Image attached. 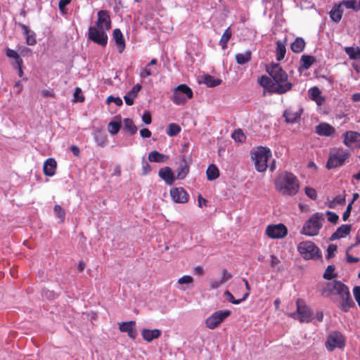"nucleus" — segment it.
<instances>
[{
  "label": "nucleus",
  "instance_id": "nucleus-9",
  "mask_svg": "<svg viewBox=\"0 0 360 360\" xmlns=\"http://www.w3.org/2000/svg\"><path fill=\"white\" fill-rule=\"evenodd\" d=\"M106 30L103 28L91 26L89 27V39L94 43L102 46H105L108 43Z\"/></svg>",
  "mask_w": 360,
  "mask_h": 360
},
{
  "label": "nucleus",
  "instance_id": "nucleus-14",
  "mask_svg": "<svg viewBox=\"0 0 360 360\" xmlns=\"http://www.w3.org/2000/svg\"><path fill=\"white\" fill-rule=\"evenodd\" d=\"M343 143L349 148H360V133L354 131H345L343 135Z\"/></svg>",
  "mask_w": 360,
  "mask_h": 360
},
{
  "label": "nucleus",
  "instance_id": "nucleus-45",
  "mask_svg": "<svg viewBox=\"0 0 360 360\" xmlns=\"http://www.w3.org/2000/svg\"><path fill=\"white\" fill-rule=\"evenodd\" d=\"M120 128H121V124H120V123H119L117 122L112 121V122H109V124L108 125V131L112 135L117 134L119 132Z\"/></svg>",
  "mask_w": 360,
  "mask_h": 360
},
{
  "label": "nucleus",
  "instance_id": "nucleus-3",
  "mask_svg": "<svg viewBox=\"0 0 360 360\" xmlns=\"http://www.w3.org/2000/svg\"><path fill=\"white\" fill-rule=\"evenodd\" d=\"M323 220L322 213H315L304 223L300 233L309 236H316L322 227Z\"/></svg>",
  "mask_w": 360,
  "mask_h": 360
},
{
  "label": "nucleus",
  "instance_id": "nucleus-17",
  "mask_svg": "<svg viewBox=\"0 0 360 360\" xmlns=\"http://www.w3.org/2000/svg\"><path fill=\"white\" fill-rule=\"evenodd\" d=\"M119 330L122 333H127L128 336L134 340L137 336V332L135 329L136 322L130 321L127 322L119 323Z\"/></svg>",
  "mask_w": 360,
  "mask_h": 360
},
{
  "label": "nucleus",
  "instance_id": "nucleus-46",
  "mask_svg": "<svg viewBox=\"0 0 360 360\" xmlns=\"http://www.w3.org/2000/svg\"><path fill=\"white\" fill-rule=\"evenodd\" d=\"M335 269L334 266L328 265L325 271V273L323 274V277L326 280H331L332 278L336 277Z\"/></svg>",
  "mask_w": 360,
  "mask_h": 360
},
{
  "label": "nucleus",
  "instance_id": "nucleus-8",
  "mask_svg": "<svg viewBox=\"0 0 360 360\" xmlns=\"http://www.w3.org/2000/svg\"><path fill=\"white\" fill-rule=\"evenodd\" d=\"M349 156V154L347 150L342 148L335 149L328 157L326 168L331 169L343 165Z\"/></svg>",
  "mask_w": 360,
  "mask_h": 360
},
{
  "label": "nucleus",
  "instance_id": "nucleus-48",
  "mask_svg": "<svg viewBox=\"0 0 360 360\" xmlns=\"http://www.w3.org/2000/svg\"><path fill=\"white\" fill-rule=\"evenodd\" d=\"M54 212L56 215L60 219V221L64 222L65 218V212L60 205H56L54 206Z\"/></svg>",
  "mask_w": 360,
  "mask_h": 360
},
{
  "label": "nucleus",
  "instance_id": "nucleus-22",
  "mask_svg": "<svg viewBox=\"0 0 360 360\" xmlns=\"http://www.w3.org/2000/svg\"><path fill=\"white\" fill-rule=\"evenodd\" d=\"M343 11V4L340 2L338 4H335L331 11L329 12L330 18L335 22H338L342 18Z\"/></svg>",
  "mask_w": 360,
  "mask_h": 360
},
{
  "label": "nucleus",
  "instance_id": "nucleus-31",
  "mask_svg": "<svg viewBox=\"0 0 360 360\" xmlns=\"http://www.w3.org/2000/svg\"><path fill=\"white\" fill-rule=\"evenodd\" d=\"M304 47L305 41L301 37H297L290 45L291 51L296 53L302 52L304 50Z\"/></svg>",
  "mask_w": 360,
  "mask_h": 360
},
{
  "label": "nucleus",
  "instance_id": "nucleus-4",
  "mask_svg": "<svg viewBox=\"0 0 360 360\" xmlns=\"http://www.w3.org/2000/svg\"><path fill=\"white\" fill-rule=\"evenodd\" d=\"M297 251L304 259H318L321 258L319 248L310 240L300 242L297 245Z\"/></svg>",
  "mask_w": 360,
  "mask_h": 360
},
{
  "label": "nucleus",
  "instance_id": "nucleus-15",
  "mask_svg": "<svg viewBox=\"0 0 360 360\" xmlns=\"http://www.w3.org/2000/svg\"><path fill=\"white\" fill-rule=\"evenodd\" d=\"M170 195L176 203H186L188 201L189 195L183 188H174L171 189Z\"/></svg>",
  "mask_w": 360,
  "mask_h": 360
},
{
  "label": "nucleus",
  "instance_id": "nucleus-23",
  "mask_svg": "<svg viewBox=\"0 0 360 360\" xmlns=\"http://www.w3.org/2000/svg\"><path fill=\"white\" fill-rule=\"evenodd\" d=\"M158 174L160 177H161L168 185L173 184L175 179L170 167H165L160 169Z\"/></svg>",
  "mask_w": 360,
  "mask_h": 360
},
{
  "label": "nucleus",
  "instance_id": "nucleus-7",
  "mask_svg": "<svg viewBox=\"0 0 360 360\" xmlns=\"http://www.w3.org/2000/svg\"><path fill=\"white\" fill-rule=\"evenodd\" d=\"M193 96L192 89L188 86L184 84L174 89L171 100L176 105H184L188 100L193 98Z\"/></svg>",
  "mask_w": 360,
  "mask_h": 360
},
{
  "label": "nucleus",
  "instance_id": "nucleus-39",
  "mask_svg": "<svg viewBox=\"0 0 360 360\" xmlns=\"http://www.w3.org/2000/svg\"><path fill=\"white\" fill-rule=\"evenodd\" d=\"M203 82L208 86V87H214L217 86L221 83V80L219 79H215L214 77L210 75H205L203 77Z\"/></svg>",
  "mask_w": 360,
  "mask_h": 360
},
{
  "label": "nucleus",
  "instance_id": "nucleus-5",
  "mask_svg": "<svg viewBox=\"0 0 360 360\" xmlns=\"http://www.w3.org/2000/svg\"><path fill=\"white\" fill-rule=\"evenodd\" d=\"M252 157L254 160L255 169L259 172H263L267 169V161L271 157V152L269 148L259 147Z\"/></svg>",
  "mask_w": 360,
  "mask_h": 360
},
{
  "label": "nucleus",
  "instance_id": "nucleus-2",
  "mask_svg": "<svg viewBox=\"0 0 360 360\" xmlns=\"http://www.w3.org/2000/svg\"><path fill=\"white\" fill-rule=\"evenodd\" d=\"M276 190L283 195L293 196L300 188L299 180L292 172H283L274 181Z\"/></svg>",
  "mask_w": 360,
  "mask_h": 360
},
{
  "label": "nucleus",
  "instance_id": "nucleus-43",
  "mask_svg": "<svg viewBox=\"0 0 360 360\" xmlns=\"http://www.w3.org/2000/svg\"><path fill=\"white\" fill-rule=\"evenodd\" d=\"M258 82L264 88H268L269 91L271 93V85H273V81L271 77H269L266 75H262L260 78H259Z\"/></svg>",
  "mask_w": 360,
  "mask_h": 360
},
{
  "label": "nucleus",
  "instance_id": "nucleus-63",
  "mask_svg": "<svg viewBox=\"0 0 360 360\" xmlns=\"http://www.w3.org/2000/svg\"><path fill=\"white\" fill-rule=\"evenodd\" d=\"M70 3V1H59V9L63 15H65L67 13L66 6Z\"/></svg>",
  "mask_w": 360,
  "mask_h": 360
},
{
  "label": "nucleus",
  "instance_id": "nucleus-62",
  "mask_svg": "<svg viewBox=\"0 0 360 360\" xmlns=\"http://www.w3.org/2000/svg\"><path fill=\"white\" fill-rule=\"evenodd\" d=\"M142 121L146 124H150L152 122L151 115L149 112H144L142 115Z\"/></svg>",
  "mask_w": 360,
  "mask_h": 360
},
{
  "label": "nucleus",
  "instance_id": "nucleus-37",
  "mask_svg": "<svg viewBox=\"0 0 360 360\" xmlns=\"http://www.w3.org/2000/svg\"><path fill=\"white\" fill-rule=\"evenodd\" d=\"M302 68L308 70L316 61V58L312 56L303 55L301 57Z\"/></svg>",
  "mask_w": 360,
  "mask_h": 360
},
{
  "label": "nucleus",
  "instance_id": "nucleus-21",
  "mask_svg": "<svg viewBox=\"0 0 360 360\" xmlns=\"http://www.w3.org/2000/svg\"><path fill=\"white\" fill-rule=\"evenodd\" d=\"M57 163L53 158H48L44 163L43 171L46 176H52L55 174Z\"/></svg>",
  "mask_w": 360,
  "mask_h": 360
},
{
  "label": "nucleus",
  "instance_id": "nucleus-18",
  "mask_svg": "<svg viewBox=\"0 0 360 360\" xmlns=\"http://www.w3.org/2000/svg\"><path fill=\"white\" fill-rule=\"evenodd\" d=\"M315 132L322 136H332L335 133V129L326 122H321L315 127Z\"/></svg>",
  "mask_w": 360,
  "mask_h": 360
},
{
  "label": "nucleus",
  "instance_id": "nucleus-44",
  "mask_svg": "<svg viewBox=\"0 0 360 360\" xmlns=\"http://www.w3.org/2000/svg\"><path fill=\"white\" fill-rule=\"evenodd\" d=\"M181 131V127L175 123H171L168 126L167 134L169 136H174Z\"/></svg>",
  "mask_w": 360,
  "mask_h": 360
},
{
  "label": "nucleus",
  "instance_id": "nucleus-40",
  "mask_svg": "<svg viewBox=\"0 0 360 360\" xmlns=\"http://www.w3.org/2000/svg\"><path fill=\"white\" fill-rule=\"evenodd\" d=\"M345 202V194L335 196L332 200L328 201L327 205L329 208H335L338 205H342Z\"/></svg>",
  "mask_w": 360,
  "mask_h": 360
},
{
  "label": "nucleus",
  "instance_id": "nucleus-47",
  "mask_svg": "<svg viewBox=\"0 0 360 360\" xmlns=\"http://www.w3.org/2000/svg\"><path fill=\"white\" fill-rule=\"evenodd\" d=\"M6 56L8 58H14L16 61L17 65H20L23 63L22 58L20 57L19 54L14 50L8 49L6 51Z\"/></svg>",
  "mask_w": 360,
  "mask_h": 360
},
{
  "label": "nucleus",
  "instance_id": "nucleus-64",
  "mask_svg": "<svg viewBox=\"0 0 360 360\" xmlns=\"http://www.w3.org/2000/svg\"><path fill=\"white\" fill-rule=\"evenodd\" d=\"M354 297L358 304H360V286H355L353 288Z\"/></svg>",
  "mask_w": 360,
  "mask_h": 360
},
{
  "label": "nucleus",
  "instance_id": "nucleus-11",
  "mask_svg": "<svg viewBox=\"0 0 360 360\" xmlns=\"http://www.w3.org/2000/svg\"><path fill=\"white\" fill-rule=\"evenodd\" d=\"M345 345V338L340 332H332L328 336L326 347L328 351L332 352L335 348H343Z\"/></svg>",
  "mask_w": 360,
  "mask_h": 360
},
{
  "label": "nucleus",
  "instance_id": "nucleus-55",
  "mask_svg": "<svg viewBox=\"0 0 360 360\" xmlns=\"http://www.w3.org/2000/svg\"><path fill=\"white\" fill-rule=\"evenodd\" d=\"M193 281V278L191 276H184L178 280L179 284H189Z\"/></svg>",
  "mask_w": 360,
  "mask_h": 360
},
{
  "label": "nucleus",
  "instance_id": "nucleus-19",
  "mask_svg": "<svg viewBox=\"0 0 360 360\" xmlns=\"http://www.w3.org/2000/svg\"><path fill=\"white\" fill-rule=\"evenodd\" d=\"M162 335V331L160 329H146L143 328L141 330V336L144 340L148 342H152L155 339L159 338Z\"/></svg>",
  "mask_w": 360,
  "mask_h": 360
},
{
  "label": "nucleus",
  "instance_id": "nucleus-58",
  "mask_svg": "<svg viewBox=\"0 0 360 360\" xmlns=\"http://www.w3.org/2000/svg\"><path fill=\"white\" fill-rule=\"evenodd\" d=\"M349 250H347L346 252V260L348 263L352 264V263H357L360 261V259L359 257H354L349 254Z\"/></svg>",
  "mask_w": 360,
  "mask_h": 360
},
{
  "label": "nucleus",
  "instance_id": "nucleus-51",
  "mask_svg": "<svg viewBox=\"0 0 360 360\" xmlns=\"http://www.w3.org/2000/svg\"><path fill=\"white\" fill-rule=\"evenodd\" d=\"M232 137L234 140L239 142H243L245 139V136L240 129L235 131L232 134Z\"/></svg>",
  "mask_w": 360,
  "mask_h": 360
},
{
  "label": "nucleus",
  "instance_id": "nucleus-36",
  "mask_svg": "<svg viewBox=\"0 0 360 360\" xmlns=\"http://www.w3.org/2000/svg\"><path fill=\"white\" fill-rule=\"evenodd\" d=\"M123 128L125 131L129 132L131 135L135 134L138 130L136 126L134 123V121L129 118L124 119Z\"/></svg>",
  "mask_w": 360,
  "mask_h": 360
},
{
  "label": "nucleus",
  "instance_id": "nucleus-56",
  "mask_svg": "<svg viewBox=\"0 0 360 360\" xmlns=\"http://www.w3.org/2000/svg\"><path fill=\"white\" fill-rule=\"evenodd\" d=\"M41 95L44 98H54L55 93L52 89H44L41 91Z\"/></svg>",
  "mask_w": 360,
  "mask_h": 360
},
{
  "label": "nucleus",
  "instance_id": "nucleus-42",
  "mask_svg": "<svg viewBox=\"0 0 360 360\" xmlns=\"http://www.w3.org/2000/svg\"><path fill=\"white\" fill-rule=\"evenodd\" d=\"M224 295L226 297V299L229 302L234 304H238L248 298V292H245L242 298L238 300H236L233 295L229 290L225 291Z\"/></svg>",
  "mask_w": 360,
  "mask_h": 360
},
{
  "label": "nucleus",
  "instance_id": "nucleus-32",
  "mask_svg": "<svg viewBox=\"0 0 360 360\" xmlns=\"http://www.w3.org/2000/svg\"><path fill=\"white\" fill-rule=\"evenodd\" d=\"M236 61L239 65H244L252 59V52L250 51H247L244 53H237L235 56Z\"/></svg>",
  "mask_w": 360,
  "mask_h": 360
},
{
  "label": "nucleus",
  "instance_id": "nucleus-16",
  "mask_svg": "<svg viewBox=\"0 0 360 360\" xmlns=\"http://www.w3.org/2000/svg\"><path fill=\"white\" fill-rule=\"evenodd\" d=\"M96 25V27L103 28L106 30H109L111 28V20L108 11L103 10L98 11Z\"/></svg>",
  "mask_w": 360,
  "mask_h": 360
},
{
  "label": "nucleus",
  "instance_id": "nucleus-10",
  "mask_svg": "<svg viewBox=\"0 0 360 360\" xmlns=\"http://www.w3.org/2000/svg\"><path fill=\"white\" fill-rule=\"evenodd\" d=\"M231 315V311L229 310H219L215 311L210 316H209L206 321V326L210 329H214L226 318Z\"/></svg>",
  "mask_w": 360,
  "mask_h": 360
},
{
  "label": "nucleus",
  "instance_id": "nucleus-29",
  "mask_svg": "<svg viewBox=\"0 0 360 360\" xmlns=\"http://www.w3.org/2000/svg\"><path fill=\"white\" fill-rule=\"evenodd\" d=\"M148 160L150 162H165L168 160V156L157 150H153L148 154Z\"/></svg>",
  "mask_w": 360,
  "mask_h": 360
},
{
  "label": "nucleus",
  "instance_id": "nucleus-24",
  "mask_svg": "<svg viewBox=\"0 0 360 360\" xmlns=\"http://www.w3.org/2000/svg\"><path fill=\"white\" fill-rule=\"evenodd\" d=\"M141 89V85L135 84L132 89L124 96V101L127 105L134 104V100L137 96L139 91Z\"/></svg>",
  "mask_w": 360,
  "mask_h": 360
},
{
  "label": "nucleus",
  "instance_id": "nucleus-50",
  "mask_svg": "<svg viewBox=\"0 0 360 360\" xmlns=\"http://www.w3.org/2000/svg\"><path fill=\"white\" fill-rule=\"evenodd\" d=\"M85 98L84 95L82 94V90L80 88L77 87L74 92V102H83L84 101Z\"/></svg>",
  "mask_w": 360,
  "mask_h": 360
},
{
  "label": "nucleus",
  "instance_id": "nucleus-27",
  "mask_svg": "<svg viewBox=\"0 0 360 360\" xmlns=\"http://www.w3.org/2000/svg\"><path fill=\"white\" fill-rule=\"evenodd\" d=\"M302 114V110L295 111L292 108H288L283 112V117L288 123H294L298 120Z\"/></svg>",
  "mask_w": 360,
  "mask_h": 360
},
{
  "label": "nucleus",
  "instance_id": "nucleus-35",
  "mask_svg": "<svg viewBox=\"0 0 360 360\" xmlns=\"http://www.w3.org/2000/svg\"><path fill=\"white\" fill-rule=\"evenodd\" d=\"M207 178L209 181H213L217 179L219 176V171L217 167L212 164L209 165L206 171Z\"/></svg>",
  "mask_w": 360,
  "mask_h": 360
},
{
  "label": "nucleus",
  "instance_id": "nucleus-38",
  "mask_svg": "<svg viewBox=\"0 0 360 360\" xmlns=\"http://www.w3.org/2000/svg\"><path fill=\"white\" fill-rule=\"evenodd\" d=\"M346 53L349 56L350 59L360 60V48H354L348 46L345 49Z\"/></svg>",
  "mask_w": 360,
  "mask_h": 360
},
{
  "label": "nucleus",
  "instance_id": "nucleus-6",
  "mask_svg": "<svg viewBox=\"0 0 360 360\" xmlns=\"http://www.w3.org/2000/svg\"><path fill=\"white\" fill-rule=\"evenodd\" d=\"M297 309L295 312L290 313L288 316L300 323H309L311 321L312 311L304 303V300L297 299L296 301Z\"/></svg>",
  "mask_w": 360,
  "mask_h": 360
},
{
  "label": "nucleus",
  "instance_id": "nucleus-1",
  "mask_svg": "<svg viewBox=\"0 0 360 360\" xmlns=\"http://www.w3.org/2000/svg\"><path fill=\"white\" fill-rule=\"evenodd\" d=\"M266 70L273 81L272 94H283L292 89V84L288 79V74L279 64L271 63L266 66Z\"/></svg>",
  "mask_w": 360,
  "mask_h": 360
},
{
  "label": "nucleus",
  "instance_id": "nucleus-52",
  "mask_svg": "<svg viewBox=\"0 0 360 360\" xmlns=\"http://www.w3.org/2000/svg\"><path fill=\"white\" fill-rule=\"evenodd\" d=\"M326 214L327 215L328 221L336 224L339 219V216L331 211H326Z\"/></svg>",
  "mask_w": 360,
  "mask_h": 360
},
{
  "label": "nucleus",
  "instance_id": "nucleus-53",
  "mask_svg": "<svg viewBox=\"0 0 360 360\" xmlns=\"http://www.w3.org/2000/svg\"><path fill=\"white\" fill-rule=\"evenodd\" d=\"M111 102L115 103L117 106H121L122 105V100L120 97L108 96L106 99V103L109 104Z\"/></svg>",
  "mask_w": 360,
  "mask_h": 360
},
{
  "label": "nucleus",
  "instance_id": "nucleus-34",
  "mask_svg": "<svg viewBox=\"0 0 360 360\" xmlns=\"http://www.w3.org/2000/svg\"><path fill=\"white\" fill-rule=\"evenodd\" d=\"M189 172V166L186 164L185 158H183L179 168L178 169L176 178L184 179Z\"/></svg>",
  "mask_w": 360,
  "mask_h": 360
},
{
  "label": "nucleus",
  "instance_id": "nucleus-30",
  "mask_svg": "<svg viewBox=\"0 0 360 360\" xmlns=\"http://www.w3.org/2000/svg\"><path fill=\"white\" fill-rule=\"evenodd\" d=\"M276 60L278 61L282 60L285 55L286 52V48H285V43L283 41H281V40H278L276 42Z\"/></svg>",
  "mask_w": 360,
  "mask_h": 360
},
{
  "label": "nucleus",
  "instance_id": "nucleus-41",
  "mask_svg": "<svg viewBox=\"0 0 360 360\" xmlns=\"http://www.w3.org/2000/svg\"><path fill=\"white\" fill-rule=\"evenodd\" d=\"M231 35H232V32H231V28L228 27L224 31V32L222 34V36L220 39V41H219V44L221 46L223 49H225L226 48L227 43L229 41V39H231Z\"/></svg>",
  "mask_w": 360,
  "mask_h": 360
},
{
  "label": "nucleus",
  "instance_id": "nucleus-57",
  "mask_svg": "<svg viewBox=\"0 0 360 360\" xmlns=\"http://www.w3.org/2000/svg\"><path fill=\"white\" fill-rule=\"evenodd\" d=\"M151 171V167L148 162L146 160H143L142 162V174L143 175L148 174Z\"/></svg>",
  "mask_w": 360,
  "mask_h": 360
},
{
  "label": "nucleus",
  "instance_id": "nucleus-12",
  "mask_svg": "<svg viewBox=\"0 0 360 360\" xmlns=\"http://www.w3.org/2000/svg\"><path fill=\"white\" fill-rule=\"evenodd\" d=\"M328 291L329 292H335L341 298L349 293L348 287L340 281L333 280L326 284V288L323 290L324 294Z\"/></svg>",
  "mask_w": 360,
  "mask_h": 360
},
{
  "label": "nucleus",
  "instance_id": "nucleus-60",
  "mask_svg": "<svg viewBox=\"0 0 360 360\" xmlns=\"http://www.w3.org/2000/svg\"><path fill=\"white\" fill-rule=\"evenodd\" d=\"M232 278V275L226 269L222 270V278L221 281L223 283H226Z\"/></svg>",
  "mask_w": 360,
  "mask_h": 360
},
{
  "label": "nucleus",
  "instance_id": "nucleus-61",
  "mask_svg": "<svg viewBox=\"0 0 360 360\" xmlns=\"http://www.w3.org/2000/svg\"><path fill=\"white\" fill-rule=\"evenodd\" d=\"M352 209V205H351V203H349L347 205L346 210L344 212V213L342 214V219H343V221H347L348 219V218L350 216Z\"/></svg>",
  "mask_w": 360,
  "mask_h": 360
},
{
  "label": "nucleus",
  "instance_id": "nucleus-26",
  "mask_svg": "<svg viewBox=\"0 0 360 360\" xmlns=\"http://www.w3.org/2000/svg\"><path fill=\"white\" fill-rule=\"evenodd\" d=\"M340 299L342 302L338 305V307L343 312H347L352 307H355V303L351 297L350 292Z\"/></svg>",
  "mask_w": 360,
  "mask_h": 360
},
{
  "label": "nucleus",
  "instance_id": "nucleus-13",
  "mask_svg": "<svg viewBox=\"0 0 360 360\" xmlns=\"http://www.w3.org/2000/svg\"><path fill=\"white\" fill-rule=\"evenodd\" d=\"M266 233L271 238H283L287 235L288 229L282 224L269 225L266 229Z\"/></svg>",
  "mask_w": 360,
  "mask_h": 360
},
{
  "label": "nucleus",
  "instance_id": "nucleus-49",
  "mask_svg": "<svg viewBox=\"0 0 360 360\" xmlns=\"http://www.w3.org/2000/svg\"><path fill=\"white\" fill-rule=\"evenodd\" d=\"M321 91L316 86H314L309 90V96L313 101H316L320 96Z\"/></svg>",
  "mask_w": 360,
  "mask_h": 360
},
{
  "label": "nucleus",
  "instance_id": "nucleus-33",
  "mask_svg": "<svg viewBox=\"0 0 360 360\" xmlns=\"http://www.w3.org/2000/svg\"><path fill=\"white\" fill-rule=\"evenodd\" d=\"M94 139L97 145L104 147L108 142V136L106 134L101 130H97L94 134Z\"/></svg>",
  "mask_w": 360,
  "mask_h": 360
},
{
  "label": "nucleus",
  "instance_id": "nucleus-59",
  "mask_svg": "<svg viewBox=\"0 0 360 360\" xmlns=\"http://www.w3.org/2000/svg\"><path fill=\"white\" fill-rule=\"evenodd\" d=\"M337 250V246L335 245H330L327 249V257L332 258L334 257V252Z\"/></svg>",
  "mask_w": 360,
  "mask_h": 360
},
{
  "label": "nucleus",
  "instance_id": "nucleus-20",
  "mask_svg": "<svg viewBox=\"0 0 360 360\" xmlns=\"http://www.w3.org/2000/svg\"><path fill=\"white\" fill-rule=\"evenodd\" d=\"M351 225L348 224H342L340 227L338 228L335 232H334L330 238V240H335L337 239H340L342 238H345L346 236L349 235L351 231Z\"/></svg>",
  "mask_w": 360,
  "mask_h": 360
},
{
  "label": "nucleus",
  "instance_id": "nucleus-25",
  "mask_svg": "<svg viewBox=\"0 0 360 360\" xmlns=\"http://www.w3.org/2000/svg\"><path fill=\"white\" fill-rule=\"evenodd\" d=\"M19 27L23 31V33L25 36L26 43L27 45L33 46L37 43L35 39V34L33 31L30 30L28 27L24 24L19 23Z\"/></svg>",
  "mask_w": 360,
  "mask_h": 360
},
{
  "label": "nucleus",
  "instance_id": "nucleus-28",
  "mask_svg": "<svg viewBox=\"0 0 360 360\" xmlns=\"http://www.w3.org/2000/svg\"><path fill=\"white\" fill-rule=\"evenodd\" d=\"M113 39L117 46L119 53H122L125 49V41L123 34L120 29H115L113 31Z\"/></svg>",
  "mask_w": 360,
  "mask_h": 360
},
{
  "label": "nucleus",
  "instance_id": "nucleus-54",
  "mask_svg": "<svg viewBox=\"0 0 360 360\" xmlns=\"http://www.w3.org/2000/svg\"><path fill=\"white\" fill-rule=\"evenodd\" d=\"M305 194L311 199L315 200L317 197L316 191L314 188L310 187L305 188Z\"/></svg>",
  "mask_w": 360,
  "mask_h": 360
}]
</instances>
